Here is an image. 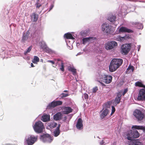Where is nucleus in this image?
<instances>
[{
	"label": "nucleus",
	"mask_w": 145,
	"mask_h": 145,
	"mask_svg": "<svg viewBox=\"0 0 145 145\" xmlns=\"http://www.w3.org/2000/svg\"><path fill=\"white\" fill-rule=\"evenodd\" d=\"M123 62L121 59H114L110 62L109 66V70L110 72H113L115 71L121 65Z\"/></svg>",
	"instance_id": "1"
},
{
	"label": "nucleus",
	"mask_w": 145,
	"mask_h": 145,
	"mask_svg": "<svg viewBox=\"0 0 145 145\" xmlns=\"http://www.w3.org/2000/svg\"><path fill=\"white\" fill-rule=\"evenodd\" d=\"M37 140V137L33 135H28L26 136L25 138L24 144L27 145H33Z\"/></svg>",
	"instance_id": "2"
},
{
	"label": "nucleus",
	"mask_w": 145,
	"mask_h": 145,
	"mask_svg": "<svg viewBox=\"0 0 145 145\" xmlns=\"http://www.w3.org/2000/svg\"><path fill=\"white\" fill-rule=\"evenodd\" d=\"M33 127L35 132L37 133L42 132L44 128L43 123L40 121L36 122Z\"/></svg>",
	"instance_id": "3"
},
{
	"label": "nucleus",
	"mask_w": 145,
	"mask_h": 145,
	"mask_svg": "<svg viewBox=\"0 0 145 145\" xmlns=\"http://www.w3.org/2000/svg\"><path fill=\"white\" fill-rule=\"evenodd\" d=\"M127 136L128 140H132L133 139L139 137V134L137 130L134 131L133 133L132 130H130L127 132Z\"/></svg>",
	"instance_id": "4"
},
{
	"label": "nucleus",
	"mask_w": 145,
	"mask_h": 145,
	"mask_svg": "<svg viewBox=\"0 0 145 145\" xmlns=\"http://www.w3.org/2000/svg\"><path fill=\"white\" fill-rule=\"evenodd\" d=\"M133 115L138 121H141L145 116V111L144 110L142 111L138 109L136 110L134 112Z\"/></svg>",
	"instance_id": "5"
},
{
	"label": "nucleus",
	"mask_w": 145,
	"mask_h": 145,
	"mask_svg": "<svg viewBox=\"0 0 145 145\" xmlns=\"http://www.w3.org/2000/svg\"><path fill=\"white\" fill-rule=\"evenodd\" d=\"M40 139L44 142L50 143L53 140V137H50L48 134H45L40 136Z\"/></svg>",
	"instance_id": "6"
},
{
	"label": "nucleus",
	"mask_w": 145,
	"mask_h": 145,
	"mask_svg": "<svg viewBox=\"0 0 145 145\" xmlns=\"http://www.w3.org/2000/svg\"><path fill=\"white\" fill-rule=\"evenodd\" d=\"M130 44H124L121 46V52L123 54L126 55L129 52L131 49Z\"/></svg>",
	"instance_id": "7"
},
{
	"label": "nucleus",
	"mask_w": 145,
	"mask_h": 145,
	"mask_svg": "<svg viewBox=\"0 0 145 145\" xmlns=\"http://www.w3.org/2000/svg\"><path fill=\"white\" fill-rule=\"evenodd\" d=\"M111 26L108 24L104 23L101 25L102 31L104 33H109L111 32Z\"/></svg>",
	"instance_id": "8"
},
{
	"label": "nucleus",
	"mask_w": 145,
	"mask_h": 145,
	"mask_svg": "<svg viewBox=\"0 0 145 145\" xmlns=\"http://www.w3.org/2000/svg\"><path fill=\"white\" fill-rule=\"evenodd\" d=\"M117 46V42L115 41L108 42L105 44V48L107 50L114 48Z\"/></svg>",
	"instance_id": "9"
},
{
	"label": "nucleus",
	"mask_w": 145,
	"mask_h": 145,
	"mask_svg": "<svg viewBox=\"0 0 145 145\" xmlns=\"http://www.w3.org/2000/svg\"><path fill=\"white\" fill-rule=\"evenodd\" d=\"M142 89L140 90L137 99L139 100H145V88Z\"/></svg>",
	"instance_id": "10"
},
{
	"label": "nucleus",
	"mask_w": 145,
	"mask_h": 145,
	"mask_svg": "<svg viewBox=\"0 0 145 145\" xmlns=\"http://www.w3.org/2000/svg\"><path fill=\"white\" fill-rule=\"evenodd\" d=\"M103 81L106 84L111 82L112 79V77L110 75H104L102 77Z\"/></svg>",
	"instance_id": "11"
},
{
	"label": "nucleus",
	"mask_w": 145,
	"mask_h": 145,
	"mask_svg": "<svg viewBox=\"0 0 145 145\" xmlns=\"http://www.w3.org/2000/svg\"><path fill=\"white\" fill-rule=\"evenodd\" d=\"M29 34L30 33L28 31H27L26 33H23L21 39L22 41L25 42L29 40L30 38Z\"/></svg>",
	"instance_id": "12"
},
{
	"label": "nucleus",
	"mask_w": 145,
	"mask_h": 145,
	"mask_svg": "<svg viewBox=\"0 0 145 145\" xmlns=\"http://www.w3.org/2000/svg\"><path fill=\"white\" fill-rule=\"evenodd\" d=\"M62 104V102L61 101H53L50 104H49L47 106L48 108L51 107L54 108L57 106L61 105Z\"/></svg>",
	"instance_id": "13"
},
{
	"label": "nucleus",
	"mask_w": 145,
	"mask_h": 145,
	"mask_svg": "<svg viewBox=\"0 0 145 145\" xmlns=\"http://www.w3.org/2000/svg\"><path fill=\"white\" fill-rule=\"evenodd\" d=\"M119 31V32L132 33L133 31V30L124 27H120Z\"/></svg>",
	"instance_id": "14"
},
{
	"label": "nucleus",
	"mask_w": 145,
	"mask_h": 145,
	"mask_svg": "<svg viewBox=\"0 0 145 145\" xmlns=\"http://www.w3.org/2000/svg\"><path fill=\"white\" fill-rule=\"evenodd\" d=\"M63 112L65 114H68L72 112V109L69 107H65L63 109Z\"/></svg>",
	"instance_id": "15"
},
{
	"label": "nucleus",
	"mask_w": 145,
	"mask_h": 145,
	"mask_svg": "<svg viewBox=\"0 0 145 145\" xmlns=\"http://www.w3.org/2000/svg\"><path fill=\"white\" fill-rule=\"evenodd\" d=\"M76 127L79 130H81L83 128L82 121L81 118H80L78 119L76 125Z\"/></svg>",
	"instance_id": "16"
},
{
	"label": "nucleus",
	"mask_w": 145,
	"mask_h": 145,
	"mask_svg": "<svg viewBox=\"0 0 145 145\" xmlns=\"http://www.w3.org/2000/svg\"><path fill=\"white\" fill-rule=\"evenodd\" d=\"M132 129H135L138 130H142L145 133V126L143 125H133L132 127Z\"/></svg>",
	"instance_id": "17"
},
{
	"label": "nucleus",
	"mask_w": 145,
	"mask_h": 145,
	"mask_svg": "<svg viewBox=\"0 0 145 145\" xmlns=\"http://www.w3.org/2000/svg\"><path fill=\"white\" fill-rule=\"evenodd\" d=\"M93 39V38L92 37L84 38L82 40V43L84 44H85L88 42L92 41Z\"/></svg>",
	"instance_id": "18"
},
{
	"label": "nucleus",
	"mask_w": 145,
	"mask_h": 145,
	"mask_svg": "<svg viewBox=\"0 0 145 145\" xmlns=\"http://www.w3.org/2000/svg\"><path fill=\"white\" fill-rule=\"evenodd\" d=\"M60 126V124H59L58 127H57L54 131V135L55 137L58 136L60 134L59 127Z\"/></svg>",
	"instance_id": "19"
},
{
	"label": "nucleus",
	"mask_w": 145,
	"mask_h": 145,
	"mask_svg": "<svg viewBox=\"0 0 145 145\" xmlns=\"http://www.w3.org/2000/svg\"><path fill=\"white\" fill-rule=\"evenodd\" d=\"M62 116V114L60 112H58L54 116V119L56 120H58L61 119Z\"/></svg>",
	"instance_id": "20"
},
{
	"label": "nucleus",
	"mask_w": 145,
	"mask_h": 145,
	"mask_svg": "<svg viewBox=\"0 0 145 145\" xmlns=\"http://www.w3.org/2000/svg\"><path fill=\"white\" fill-rule=\"evenodd\" d=\"M50 120V116L47 114L43 115L41 118V120L44 122H46L49 121Z\"/></svg>",
	"instance_id": "21"
},
{
	"label": "nucleus",
	"mask_w": 145,
	"mask_h": 145,
	"mask_svg": "<svg viewBox=\"0 0 145 145\" xmlns=\"http://www.w3.org/2000/svg\"><path fill=\"white\" fill-rule=\"evenodd\" d=\"M108 109L106 108L100 114V117L101 119L103 118L108 114Z\"/></svg>",
	"instance_id": "22"
},
{
	"label": "nucleus",
	"mask_w": 145,
	"mask_h": 145,
	"mask_svg": "<svg viewBox=\"0 0 145 145\" xmlns=\"http://www.w3.org/2000/svg\"><path fill=\"white\" fill-rule=\"evenodd\" d=\"M64 37H65L67 39H74V38L72 37L71 34L70 33H67L65 34L64 35Z\"/></svg>",
	"instance_id": "23"
},
{
	"label": "nucleus",
	"mask_w": 145,
	"mask_h": 145,
	"mask_svg": "<svg viewBox=\"0 0 145 145\" xmlns=\"http://www.w3.org/2000/svg\"><path fill=\"white\" fill-rule=\"evenodd\" d=\"M68 70L71 72L74 75H75L76 73V70L75 69H74L73 67L71 66H69L68 67Z\"/></svg>",
	"instance_id": "24"
},
{
	"label": "nucleus",
	"mask_w": 145,
	"mask_h": 145,
	"mask_svg": "<svg viewBox=\"0 0 145 145\" xmlns=\"http://www.w3.org/2000/svg\"><path fill=\"white\" fill-rule=\"evenodd\" d=\"M121 95L120 93H118L115 99V104H117L120 103V97Z\"/></svg>",
	"instance_id": "25"
},
{
	"label": "nucleus",
	"mask_w": 145,
	"mask_h": 145,
	"mask_svg": "<svg viewBox=\"0 0 145 145\" xmlns=\"http://www.w3.org/2000/svg\"><path fill=\"white\" fill-rule=\"evenodd\" d=\"M116 19V17L114 16H113L112 15H110L108 17V20L110 21V22H113L115 21Z\"/></svg>",
	"instance_id": "26"
},
{
	"label": "nucleus",
	"mask_w": 145,
	"mask_h": 145,
	"mask_svg": "<svg viewBox=\"0 0 145 145\" xmlns=\"http://www.w3.org/2000/svg\"><path fill=\"white\" fill-rule=\"evenodd\" d=\"M38 18V16L35 13L33 14L31 16V18L32 20L34 22L36 21L37 20Z\"/></svg>",
	"instance_id": "27"
},
{
	"label": "nucleus",
	"mask_w": 145,
	"mask_h": 145,
	"mask_svg": "<svg viewBox=\"0 0 145 145\" xmlns=\"http://www.w3.org/2000/svg\"><path fill=\"white\" fill-rule=\"evenodd\" d=\"M134 70V67L133 66L129 65L127 69V72L129 73L133 72Z\"/></svg>",
	"instance_id": "28"
},
{
	"label": "nucleus",
	"mask_w": 145,
	"mask_h": 145,
	"mask_svg": "<svg viewBox=\"0 0 145 145\" xmlns=\"http://www.w3.org/2000/svg\"><path fill=\"white\" fill-rule=\"evenodd\" d=\"M135 85L136 86L143 87L145 88V86L143 85L141 82L138 81L135 83Z\"/></svg>",
	"instance_id": "29"
},
{
	"label": "nucleus",
	"mask_w": 145,
	"mask_h": 145,
	"mask_svg": "<svg viewBox=\"0 0 145 145\" xmlns=\"http://www.w3.org/2000/svg\"><path fill=\"white\" fill-rule=\"evenodd\" d=\"M39 59L38 57L36 56H35L34 57V58L32 61L33 63H36L37 62H39Z\"/></svg>",
	"instance_id": "30"
},
{
	"label": "nucleus",
	"mask_w": 145,
	"mask_h": 145,
	"mask_svg": "<svg viewBox=\"0 0 145 145\" xmlns=\"http://www.w3.org/2000/svg\"><path fill=\"white\" fill-rule=\"evenodd\" d=\"M40 46L42 49L46 48V46L45 43L43 41L41 42Z\"/></svg>",
	"instance_id": "31"
},
{
	"label": "nucleus",
	"mask_w": 145,
	"mask_h": 145,
	"mask_svg": "<svg viewBox=\"0 0 145 145\" xmlns=\"http://www.w3.org/2000/svg\"><path fill=\"white\" fill-rule=\"evenodd\" d=\"M117 40L119 41H122L125 39L124 37H121L120 36H117L116 38Z\"/></svg>",
	"instance_id": "32"
},
{
	"label": "nucleus",
	"mask_w": 145,
	"mask_h": 145,
	"mask_svg": "<svg viewBox=\"0 0 145 145\" xmlns=\"http://www.w3.org/2000/svg\"><path fill=\"white\" fill-rule=\"evenodd\" d=\"M134 145H142V143L138 140H135L133 142Z\"/></svg>",
	"instance_id": "33"
},
{
	"label": "nucleus",
	"mask_w": 145,
	"mask_h": 145,
	"mask_svg": "<svg viewBox=\"0 0 145 145\" xmlns=\"http://www.w3.org/2000/svg\"><path fill=\"white\" fill-rule=\"evenodd\" d=\"M32 49V46H30L27 49V50H26V51H25L24 54L25 55H26L28 53H29L31 50V49Z\"/></svg>",
	"instance_id": "34"
},
{
	"label": "nucleus",
	"mask_w": 145,
	"mask_h": 145,
	"mask_svg": "<svg viewBox=\"0 0 145 145\" xmlns=\"http://www.w3.org/2000/svg\"><path fill=\"white\" fill-rule=\"evenodd\" d=\"M82 97L83 99H84V98L85 99L87 100L88 99V96L87 93H85L82 95Z\"/></svg>",
	"instance_id": "35"
},
{
	"label": "nucleus",
	"mask_w": 145,
	"mask_h": 145,
	"mask_svg": "<svg viewBox=\"0 0 145 145\" xmlns=\"http://www.w3.org/2000/svg\"><path fill=\"white\" fill-rule=\"evenodd\" d=\"M137 24V23L135 22V24H135ZM138 24V26H137L138 28L139 29H142L143 28V26L142 24L140 23H137Z\"/></svg>",
	"instance_id": "36"
},
{
	"label": "nucleus",
	"mask_w": 145,
	"mask_h": 145,
	"mask_svg": "<svg viewBox=\"0 0 145 145\" xmlns=\"http://www.w3.org/2000/svg\"><path fill=\"white\" fill-rule=\"evenodd\" d=\"M110 105L109 103H106L103 106V109L106 108H109L110 107Z\"/></svg>",
	"instance_id": "37"
},
{
	"label": "nucleus",
	"mask_w": 145,
	"mask_h": 145,
	"mask_svg": "<svg viewBox=\"0 0 145 145\" xmlns=\"http://www.w3.org/2000/svg\"><path fill=\"white\" fill-rule=\"evenodd\" d=\"M60 69L62 71H64V63L63 62H61V65L60 66Z\"/></svg>",
	"instance_id": "38"
},
{
	"label": "nucleus",
	"mask_w": 145,
	"mask_h": 145,
	"mask_svg": "<svg viewBox=\"0 0 145 145\" xmlns=\"http://www.w3.org/2000/svg\"><path fill=\"white\" fill-rule=\"evenodd\" d=\"M69 95L67 94H65V93H62L60 95V96L62 97H65L68 96Z\"/></svg>",
	"instance_id": "39"
},
{
	"label": "nucleus",
	"mask_w": 145,
	"mask_h": 145,
	"mask_svg": "<svg viewBox=\"0 0 145 145\" xmlns=\"http://www.w3.org/2000/svg\"><path fill=\"white\" fill-rule=\"evenodd\" d=\"M57 124L54 122H52L51 126L53 127H55L57 126Z\"/></svg>",
	"instance_id": "40"
},
{
	"label": "nucleus",
	"mask_w": 145,
	"mask_h": 145,
	"mask_svg": "<svg viewBox=\"0 0 145 145\" xmlns=\"http://www.w3.org/2000/svg\"><path fill=\"white\" fill-rule=\"evenodd\" d=\"M68 42H70V41L69 40H67V44L68 45V48L69 49H72V45H70V46H69L68 45Z\"/></svg>",
	"instance_id": "41"
},
{
	"label": "nucleus",
	"mask_w": 145,
	"mask_h": 145,
	"mask_svg": "<svg viewBox=\"0 0 145 145\" xmlns=\"http://www.w3.org/2000/svg\"><path fill=\"white\" fill-rule=\"evenodd\" d=\"M35 5L36 7L37 8H39L41 5V4L39 3H37L35 4Z\"/></svg>",
	"instance_id": "42"
},
{
	"label": "nucleus",
	"mask_w": 145,
	"mask_h": 145,
	"mask_svg": "<svg viewBox=\"0 0 145 145\" xmlns=\"http://www.w3.org/2000/svg\"><path fill=\"white\" fill-rule=\"evenodd\" d=\"M115 111V109L114 107L113 106H112V112L111 114V115H112L113 114Z\"/></svg>",
	"instance_id": "43"
},
{
	"label": "nucleus",
	"mask_w": 145,
	"mask_h": 145,
	"mask_svg": "<svg viewBox=\"0 0 145 145\" xmlns=\"http://www.w3.org/2000/svg\"><path fill=\"white\" fill-rule=\"evenodd\" d=\"M98 90V88L97 87L94 88L92 90V92L93 93H95Z\"/></svg>",
	"instance_id": "44"
},
{
	"label": "nucleus",
	"mask_w": 145,
	"mask_h": 145,
	"mask_svg": "<svg viewBox=\"0 0 145 145\" xmlns=\"http://www.w3.org/2000/svg\"><path fill=\"white\" fill-rule=\"evenodd\" d=\"M47 61L48 62L51 63L53 64H54L55 63L53 61H52L48 60Z\"/></svg>",
	"instance_id": "45"
},
{
	"label": "nucleus",
	"mask_w": 145,
	"mask_h": 145,
	"mask_svg": "<svg viewBox=\"0 0 145 145\" xmlns=\"http://www.w3.org/2000/svg\"><path fill=\"white\" fill-rule=\"evenodd\" d=\"M127 89H125L124 90V91L123 93V95H124L127 92Z\"/></svg>",
	"instance_id": "46"
},
{
	"label": "nucleus",
	"mask_w": 145,
	"mask_h": 145,
	"mask_svg": "<svg viewBox=\"0 0 145 145\" xmlns=\"http://www.w3.org/2000/svg\"><path fill=\"white\" fill-rule=\"evenodd\" d=\"M105 142L103 140H102L100 142V145H103L104 143Z\"/></svg>",
	"instance_id": "47"
},
{
	"label": "nucleus",
	"mask_w": 145,
	"mask_h": 145,
	"mask_svg": "<svg viewBox=\"0 0 145 145\" xmlns=\"http://www.w3.org/2000/svg\"><path fill=\"white\" fill-rule=\"evenodd\" d=\"M53 7H54V6L53 5H52L50 6V10H51L53 8Z\"/></svg>",
	"instance_id": "48"
},
{
	"label": "nucleus",
	"mask_w": 145,
	"mask_h": 145,
	"mask_svg": "<svg viewBox=\"0 0 145 145\" xmlns=\"http://www.w3.org/2000/svg\"><path fill=\"white\" fill-rule=\"evenodd\" d=\"M82 53L81 52H79L77 54V55H76V56H77L78 55H80Z\"/></svg>",
	"instance_id": "49"
},
{
	"label": "nucleus",
	"mask_w": 145,
	"mask_h": 145,
	"mask_svg": "<svg viewBox=\"0 0 145 145\" xmlns=\"http://www.w3.org/2000/svg\"><path fill=\"white\" fill-rule=\"evenodd\" d=\"M140 48V46H138V51H139Z\"/></svg>",
	"instance_id": "50"
},
{
	"label": "nucleus",
	"mask_w": 145,
	"mask_h": 145,
	"mask_svg": "<svg viewBox=\"0 0 145 145\" xmlns=\"http://www.w3.org/2000/svg\"><path fill=\"white\" fill-rule=\"evenodd\" d=\"M31 66L32 67H34V65L32 63H31Z\"/></svg>",
	"instance_id": "51"
},
{
	"label": "nucleus",
	"mask_w": 145,
	"mask_h": 145,
	"mask_svg": "<svg viewBox=\"0 0 145 145\" xmlns=\"http://www.w3.org/2000/svg\"><path fill=\"white\" fill-rule=\"evenodd\" d=\"M40 1V0H37V3H39Z\"/></svg>",
	"instance_id": "52"
},
{
	"label": "nucleus",
	"mask_w": 145,
	"mask_h": 145,
	"mask_svg": "<svg viewBox=\"0 0 145 145\" xmlns=\"http://www.w3.org/2000/svg\"><path fill=\"white\" fill-rule=\"evenodd\" d=\"M48 52H50V49H48Z\"/></svg>",
	"instance_id": "53"
},
{
	"label": "nucleus",
	"mask_w": 145,
	"mask_h": 145,
	"mask_svg": "<svg viewBox=\"0 0 145 145\" xmlns=\"http://www.w3.org/2000/svg\"><path fill=\"white\" fill-rule=\"evenodd\" d=\"M67 91H67V90H64V92H67Z\"/></svg>",
	"instance_id": "54"
},
{
	"label": "nucleus",
	"mask_w": 145,
	"mask_h": 145,
	"mask_svg": "<svg viewBox=\"0 0 145 145\" xmlns=\"http://www.w3.org/2000/svg\"><path fill=\"white\" fill-rule=\"evenodd\" d=\"M57 60H58V61H60V60L59 59H57Z\"/></svg>",
	"instance_id": "55"
}]
</instances>
